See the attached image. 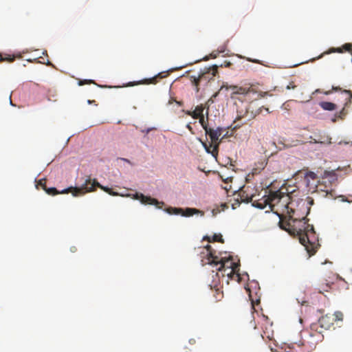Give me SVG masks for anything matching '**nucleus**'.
Listing matches in <instances>:
<instances>
[{
	"mask_svg": "<svg viewBox=\"0 0 352 352\" xmlns=\"http://www.w3.org/2000/svg\"><path fill=\"white\" fill-rule=\"evenodd\" d=\"M222 132V129L219 127H218L216 129H213L211 128H209L208 129H206V134L209 135L212 143L214 144H218V146H219V144L221 141V140H219V137L221 135Z\"/></svg>",
	"mask_w": 352,
	"mask_h": 352,
	"instance_id": "obj_10",
	"label": "nucleus"
},
{
	"mask_svg": "<svg viewBox=\"0 0 352 352\" xmlns=\"http://www.w3.org/2000/svg\"><path fill=\"white\" fill-rule=\"evenodd\" d=\"M210 56H212V58H215L217 57V54H213V53H212V54H210Z\"/></svg>",
	"mask_w": 352,
	"mask_h": 352,
	"instance_id": "obj_37",
	"label": "nucleus"
},
{
	"mask_svg": "<svg viewBox=\"0 0 352 352\" xmlns=\"http://www.w3.org/2000/svg\"><path fill=\"white\" fill-rule=\"evenodd\" d=\"M339 278L338 274H333L331 276L327 278H324L318 281L316 289L320 294H324V292H329L331 291L332 285L335 281Z\"/></svg>",
	"mask_w": 352,
	"mask_h": 352,
	"instance_id": "obj_6",
	"label": "nucleus"
},
{
	"mask_svg": "<svg viewBox=\"0 0 352 352\" xmlns=\"http://www.w3.org/2000/svg\"><path fill=\"white\" fill-rule=\"evenodd\" d=\"M330 93H331V91H327V92H326L325 94H329Z\"/></svg>",
	"mask_w": 352,
	"mask_h": 352,
	"instance_id": "obj_39",
	"label": "nucleus"
},
{
	"mask_svg": "<svg viewBox=\"0 0 352 352\" xmlns=\"http://www.w3.org/2000/svg\"><path fill=\"white\" fill-rule=\"evenodd\" d=\"M263 109H265L268 113H270L268 108H265L264 107H261L256 110V111L255 113L252 111L250 113V114L249 113L248 109H247L246 111L243 114H242L241 112H239V114L238 115V118H247L248 120H251V119L254 118L257 115L261 113Z\"/></svg>",
	"mask_w": 352,
	"mask_h": 352,
	"instance_id": "obj_13",
	"label": "nucleus"
},
{
	"mask_svg": "<svg viewBox=\"0 0 352 352\" xmlns=\"http://www.w3.org/2000/svg\"><path fill=\"white\" fill-rule=\"evenodd\" d=\"M264 168V162H261L260 164V166L258 168H254L252 170V174L254 175V174H257L259 173L260 170H262Z\"/></svg>",
	"mask_w": 352,
	"mask_h": 352,
	"instance_id": "obj_30",
	"label": "nucleus"
},
{
	"mask_svg": "<svg viewBox=\"0 0 352 352\" xmlns=\"http://www.w3.org/2000/svg\"><path fill=\"white\" fill-rule=\"evenodd\" d=\"M214 296L216 300L219 301L223 298V292H220L219 289H216Z\"/></svg>",
	"mask_w": 352,
	"mask_h": 352,
	"instance_id": "obj_25",
	"label": "nucleus"
},
{
	"mask_svg": "<svg viewBox=\"0 0 352 352\" xmlns=\"http://www.w3.org/2000/svg\"><path fill=\"white\" fill-rule=\"evenodd\" d=\"M202 144L208 153H210L214 157L217 158L219 151L218 144H214L212 142L209 144L202 142Z\"/></svg>",
	"mask_w": 352,
	"mask_h": 352,
	"instance_id": "obj_14",
	"label": "nucleus"
},
{
	"mask_svg": "<svg viewBox=\"0 0 352 352\" xmlns=\"http://www.w3.org/2000/svg\"><path fill=\"white\" fill-rule=\"evenodd\" d=\"M15 57L14 56H11L10 54H5L4 56L0 54V62L1 61H8L11 63L14 61Z\"/></svg>",
	"mask_w": 352,
	"mask_h": 352,
	"instance_id": "obj_24",
	"label": "nucleus"
},
{
	"mask_svg": "<svg viewBox=\"0 0 352 352\" xmlns=\"http://www.w3.org/2000/svg\"><path fill=\"white\" fill-rule=\"evenodd\" d=\"M135 198L140 199L141 203L143 204L155 205L158 208H162V207L164 205L163 201H159L155 198H152L149 196H145L142 193H136Z\"/></svg>",
	"mask_w": 352,
	"mask_h": 352,
	"instance_id": "obj_9",
	"label": "nucleus"
},
{
	"mask_svg": "<svg viewBox=\"0 0 352 352\" xmlns=\"http://www.w3.org/2000/svg\"><path fill=\"white\" fill-rule=\"evenodd\" d=\"M205 249L208 256V263L215 266L219 265L217 268L218 271L226 272L227 270H230L227 272V275L230 277L239 271V264L233 261L231 256L228 258L223 257L219 260L218 256L214 255L212 247L210 245H207Z\"/></svg>",
	"mask_w": 352,
	"mask_h": 352,
	"instance_id": "obj_4",
	"label": "nucleus"
},
{
	"mask_svg": "<svg viewBox=\"0 0 352 352\" xmlns=\"http://www.w3.org/2000/svg\"><path fill=\"white\" fill-rule=\"evenodd\" d=\"M344 97V107L342 108V112L344 110V108L350 104L352 102V91L350 90H343L341 93Z\"/></svg>",
	"mask_w": 352,
	"mask_h": 352,
	"instance_id": "obj_17",
	"label": "nucleus"
},
{
	"mask_svg": "<svg viewBox=\"0 0 352 352\" xmlns=\"http://www.w3.org/2000/svg\"><path fill=\"white\" fill-rule=\"evenodd\" d=\"M166 76H167V74L165 72H161L153 78H145L141 81L134 82V83L131 84V85H140V84H147V85L154 84L155 85V84L157 83L159 78H163Z\"/></svg>",
	"mask_w": 352,
	"mask_h": 352,
	"instance_id": "obj_11",
	"label": "nucleus"
},
{
	"mask_svg": "<svg viewBox=\"0 0 352 352\" xmlns=\"http://www.w3.org/2000/svg\"><path fill=\"white\" fill-rule=\"evenodd\" d=\"M316 180L317 175L315 173L309 171L305 173V180L306 181L307 185L309 186L310 183V180Z\"/></svg>",
	"mask_w": 352,
	"mask_h": 352,
	"instance_id": "obj_22",
	"label": "nucleus"
},
{
	"mask_svg": "<svg viewBox=\"0 0 352 352\" xmlns=\"http://www.w3.org/2000/svg\"><path fill=\"white\" fill-rule=\"evenodd\" d=\"M305 142L302 140H286V142L284 143V147L285 148H290L293 146H297L298 145H301L305 144Z\"/></svg>",
	"mask_w": 352,
	"mask_h": 352,
	"instance_id": "obj_18",
	"label": "nucleus"
},
{
	"mask_svg": "<svg viewBox=\"0 0 352 352\" xmlns=\"http://www.w3.org/2000/svg\"><path fill=\"white\" fill-rule=\"evenodd\" d=\"M333 316L334 317L335 321L336 320H342V319H343V314L340 311L335 312V314Z\"/></svg>",
	"mask_w": 352,
	"mask_h": 352,
	"instance_id": "obj_26",
	"label": "nucleus"
},
{
	"mask_svg": "<svg viewBox=\"0 0 352 352\" xmlns=\"http://www.w3.org/2000/svg\"><path fill=\"white\" fill-rule=\"evenodd\" d=\"M295 87H296V85H294V82H291L289 83L288 85H287L286 89H294Z\"/></svg>",
	"mask_w": 352,
	"mask_h": 352,
	"instance_id": "obj_31",
	"label": "nucleus"
},
{
	"mask_svg": "<svg viewBox=\"0 0 352 352\" xmlns=\"http://www.w3.org/2000/svg\"><path fill=\"white\" fill-rule=\"evenodd\" d=\"M327 180L329 181V185L332 186L338 180V176L334 171L325 170L322 177V182L326 183Z\"/></svg>",
	"mask_w": 352,
	"mask_h": 352,
	"instance_id": "obj_12",
	"label": "nucleus"
},
{
	"mask_svg": "<svg viewBox=\"0 0 352 352\" xmlns=\"http://www.w3.org/2000/svg\"><path fill=\"white\" fill-rule=\"evenodd\" d=\"M320 106L326 111H333L336 109V104L331 102H321Z\"/></svg>",
	"mask_w": 352,
	"mask_h": 352,
	"instance_id": "obj_20",
	"label": "nucleus"
},
{
	"mask_svg": "<svg viewBox=\"0 0 352 352\" xmlns=\"http://www.w3.org/2000/svg\"><path fill=\"white\" fill-rule=\"evenodd\" d=\"M37 186H40L43 190H44V188H47L46 179H39L38 182Z\"/></svg>",
	"mask_w": 352,
	"mask_h": 352,
	"instance_id": "obj_29",
	"label": "nucleus"
},
{
	"mask_svg": "<svg viewBox=\"0 0 352 352\" xmlns=\"http://www.w3.org/2000/svg\"><path fill=\"white\" fill-rule=\"evenodd\" d=\"M165 211L170 214H181L184 217H190L198 214L200 211L196 208H186L185 210L181 208L168 207Z\"/></svg>",
	"mask_w": 352,
	"mask_h": 352,
	"instance_id": "obj_7",
	"label": "nucleus"
},
{
	"mask_svg": "<svg viewBox=\"0 0 352 352\" xmlns=\"http://www.w3.org/2000/svg\"><path fill=\"white\" fill-rule=\"evenodd\" d=\"M96 84L95 82L93 80H79L78 85L80 86H82L84 85L87 84Z\"/></svg>",
	"mask_w": 352,
	"mask_h": 352,
	"instance_id": "obj_27",
	"label": "nucleus"
},
{
	"mask_svg": "<svg viewBox=\"0 0 352 352\" xmlns=\"http://www.w3.org/2000/svg\"><path fill=\"white\" fill-rule=\"evenodd\" d=\"M195 342H196V340L194 338H191V339L189 340V343L190 344H195Z\"/></svg>",
	"mask_w": 352,
	"mask_h": 352,
	"instance_id": "obj_34",
	"label": "nucleus"
},
{
	"mask_svg": "<svg viewBox=\"0 0 352 352\" xmlns=\"http://www.w3.org/2000/svg\"><path fill=\"white\" fill-rule=\"evenodd\" d=\"M253 189L250 186H243L241 188L239 192V196L240 197L241 202H254L257 201V200H254V197L255 195L252 192ZM260 199H258L259 201Z\"/></svg>",
	"mask_w": 352,
	"mask_h": 352,
	"instance_id": "obj_8",
	"label": "nucleus"
},
{
	"mask_svg": "<svg viewBox=\"0 0 352 352\" xmlns=\"http://www.w3.org/2000/svg\"><path fill=\"white\" fill-rule=\"evenodd\" d=\"M319 184L317 186V188L322 191L326 192L328 193L329 191L331 190V186H329V181L327 180L326 183H322V180L318 182Z\"/></svg>",
	"mask_w": 352,
	"mask_h": 352,
	"instance_id": "obj_21",
	"label": "nucleus"
},
{
	"mask_svg": "<svg viewBox=\"0 0 352 352\" xmlns=\"http://www.w3.org/2000/svg\"><path fill=\"white\" fill-rule=\"evenodd\" d=\"M96 186L100 188L101 189L104 190L105 192H108L110 195H117V193L113 192L110 188L101 186L95 179L92 181L90 177L87 178L85 180V183L80 187H69L61 191H58L56 188L52 187L44 188V190L48 195L53 196L58 194H67L69 192H72L74 196L76 197L84 195L87 192H91L94 190Z\"/></svg>",
	"mask_w": 352,
	"mask_h": 352,
	"instance_id": "obj_3",
	"label": "nucleus"
},
{
	"mask_svg": "<svg viewBox=\"0 0 352 352\" xmlns=\"http://www.w3.org/2000/svg\"><path fill=\"white\" fill-rule=\"evenodd\" d=\"M198 119L199 120V123L201 124V125L202 126V127L204 128V129L205 131H206V129H209V127H208L207 124L206 123V122L204 120V116L198 118Z\"/></svg>",
	"mask_w": 352,
	"mask_h": 352,
	"instance_id": "obj_28",
	"label": "nucleus"
},
{
	"mask_svg": "<svg viewBox=\"0 0 352 352\" xmlns=\"http://www.w3.org/2000/svg\"><path fill=\"white\" fill-rule=\"evenodd\" d=\"M251 61H252V63H258V61H257V60H251Z\"/></svg>",
	"mask_w": 352,
	"mask_h": 352,
	"instance_id": "obj_38",
	"label": "nucleus"
},
{
	"mask_svg": "<svg viewBox=\"0 0 352 352\" xmlns=\"http://www.w3.org/2000/svg\"><path fill=\"white\" fill-rule=\"evenodd\" d=\"M267 94V92H261V93H259V94H258V96L259 98H263V97H265Z\"/></svg>",
	"mask_w": 352,
	"mask_h": 352,
	"instance_id": "obj_32",
	"label": "nucleus"
},
{
	"mask_svg": "<svg viewBox=\"0 0 352 352\" xmlns=\"http://www.w3.org/2000/svg\"><path fill=\"white\" fill-rule=\"evenodd\" d=\"M204 239H206L208 242L211 243V242H220V243H223V239L222 238V235L221 234H214L212 238L211 239L210 236H205L204 238Z\"/></svg>",
	"mask_w": 352,
	"mask_h": 352,
	"instance_id": "obj_23",
	"label": "nucleus"
},
{
	"mask_svg": "<svg viewBox=\"0 0 352 352\" xmlns=\"http://www.w3.org/2000/svg\"><path fill=\"white\" fill-rule=\"evenodd\" d=\"M204 110V106L202 104H200V105H197L195 107V111H187L186 112V113L188 116H190L194 119H198V118L204 116V113H203Z\"/></svg>",
	"mask_w": 352,
	"mask_h": 352,
	"instance_id": "obj_16",
	"label": "nucleus"
},
{
	"mask_svg": "<svg viewBox=\"0 0 352 352\" xmlns=\"http://www.w3.org/2000/svg\"><path fill=\"white\" fill-rule=\"evenodd\" d=\"M230 88L232 89L234 94L248 95L250 93H256L254 89L251 88H245L237 86H230Z\"/></svg>",
	"mask_w": 352,
	"mask_h": 352,
	"instance_id": "obj_15",
	"label": "nucleus"
},
{
	"mask_svg": "<svg viewBox=\"0 0 352 352\" xmlns=\"http://www.w3.org/2000/svg\"><path fill=\"white\" fill-rule=\"evenodd\" d=\"M293 225L290 222L285 225L282 221L279 222L281 229L287 231L290 234L298 236L300 243L305 246L309 256L315 254L320 244L316 239L314 226L308 223L306 217L300 220H293Z\"/></svg>",
	"mask_w": 352,
	"mask_h": 352,
	"instance_id": "obj_1",
	"label": "nucleus"
},
{
	"mask_svg": "<svg viewBox=\"0 0 352 352\" xmlns=\"http://www.w3.org/2000/svg\"><path fill=\"white\" fill-rule=\"evenodd\" d=\"M295 190H290L289 187L282 186L276 191H270L268 195L263 196L259 201H255L253 206L264 209L267 206L272 211H274L278 216V211L293 213L294 211L289 207L292 201V194Z\"/></svg>",
	"mask_w": 352,
	"mask_h": 352,
	"instance_id": "obj_2",
	"label": "nucleus"
},
{
	"mask_svg": "<svg viewBox=\"0 0 352 352\" xmlns=\"http://www.w3.org/2000/svg\"><path fill=\"white\" fill-rule=\"evenodd\" d=\"M217 73L218 67L213 65L212 67L204 69L198 76H190V79L195 87L196 92H199L200 85L206 86L208 82L212 80Z\"/></svg>",
	"mask_w": 352,
	"mask_h": 352,
	"instance_id": "obj_5",
	"label": "nucleus"
},
{
	"mask_svg": "<svg viewBox=\"0 0 352 352\" xmlns=\"http://www.w3.org/2000/svg\"><path fill=\"white\" fill-rule=\"evenodd\" d=\"M307 200H308V204L309 205H313L314 204V199L311 197H307Z\"/></svg>",
	"mask_w": 352,
	"mask_h": 352,
	"instance_id": "obj_33",
	"label": "nucleus"
},
{
	"mask_svg": "<svg viewBox=\"0 0 352 352\" xmlns=\"http://www.w3.org/2000/svg\"><path fill=\"white\" fill-rule=\"evenodd\" d=\"M186 128H187L190 131H191V132H192V126H191L189 124L186 125Z\"/></svg>",
	"mask_w": 352,
	"mask_h": 352,
	"instance_id": "obj_35",
	"label": "nucleus"
},
{
	"mask_svg": "<svg viewBox=\"0 0 352 352\" xmlns=\"http://www.w3.org/2000/svg\"><path fill=\"white\" fill-rule=\"evenodd\" d=\"M344 51L349 52L352 54V44L346 43L342 47L333 49L331 52L342 53Z\"/></svg>",
	"mask_w": 352,
	"mask_h": 352,
	"instance_id": "obj_19",
	"label": "nucleus"
},
{
	"mask_svg": "<svg viewBox=\"0 0 352 352\" xmlns=\"http://www.w3.org/2000/svg\"><path fill=\"white\" fill-rule=\"evenodd\" d=\"M333 90H336V91H338V90H341V89L338 87H333L332 88Z\"/></svg>",
	"mask_w": 352,
	"mask_h": 352,
	"instance_id": "obj_36",
	"label": "nucleus"
}]
</instances>
